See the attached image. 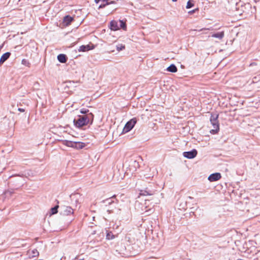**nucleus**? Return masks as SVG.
I'll use <instances>...</instances> for the list:
<instances>
[{"label":"nucleus","mask_w":260,"mask_h":260,"mask_svg":"<svg viewBox=\"0 0 260 260\" xmlns=\"http://www.w3.org/2000/svg\"><path fill=\"white\" fill-rule=\"evenodd\" d=\"M136 122L137 120L136 118H134L127 122L123 128V132L127 133L130 131L134 127Z\"/></svg>","instance_id":"obj_3"},{"label":"nucleus","mask_w":260,"mask_h":260,"mask_svg":"<svg viewBox=\"0 0 260 260\" xmlns=\"http://www.w3.org/2000/svg\"><path fill=\"white\" fill-rule=\"evenodd\" d=\"M154 193V191H148L146 190H141L140 194L141 196H151L153 195Z\"/></svg>","instance_id":"obj_16"},{"label":"nucleus","mask_w":260,"mask_h":260,"mask_svg":"<svg viewBox=\"0 0 260 260\" xmlns=\"http://www.w3.org/2000/svg\"><path fill=\"white\" fill-rule=\"evenodd\" d=\"M238 260H243V259H238Z\"/></svg>","instance_id":"obj_36"},{"label":"nucleus","mask_w":260,"mask_h":260,"mask_svg":"<svg viewBox=\"0 0 260 260\" xmlns=\"http://www.w3.org/2000/svg\"><path fill=\"white\" fill-rule=\"evenodd\" d=\"M109 0H103V2H106V4H104V5H101L100 6H99V9L100 8H103L104 7H105V6L106 5H108L109 4V3L108 2Z\"/></svg>","instance_id":"obj_26"},{"label":"nucleus","mask_w":260,"mask_h":260,"mask_svg":"<svg viewBox=\"0 0 260 260\" xmlns=\"http://www.w3.org/2000/svg\"><path fill=\"white\" fill-rule=\"evenodd\" d=\"M107 211L109 212V213H111V211L109 210Z\"/></svg>","instance_id":"obj_34"},{"label":"nucleus","mask_w":260,"mask_h":260,"mask_svg":"<svg viewBox=\"0 0 260 260\" xmlns=\"http://www.w3.org/2000/svg\"><path fill=\"white\" fill-rule=\"evenodd\" d=\"M63 214L67 215L73 213V209L70 206H65L63 208Z\"/></svg>","instance_id":"obj_10"},{"label":"nucleus","mask_w":260,"mask_h":260,"mask_svg":"<svg viewBox=\"0 0 260 260\" xmlns=\"http://www.w3.org/2000/svg\"><path fill=\"white\" fill-rule=\"evenodd\" d=\"M85 145L84 143L80 142H74V148L77 149H81L85 147Z\"/></svg>","instance_id":"obj_11"},{"label":"nucleus","mask_w":260,"mask_h":260,"mask_svg":"<svg viewBox=\"0 0 260 260\" xmlns=\"http://www.w3.org/2000/svg\"><path fill=\"white\" fill-rule=\"evenodd\" d=\"M177 0H172L173 2H176Z\"/></svg>","instance_id":"obj_33"},{"label":"nucleus","mask_w":260,"mask_h":260,"mask_svg":"<svg viewBox=\"0 0 260 260\" xmlns=\"http://www.w3.org/2000/svg\"><path fill=\"white\" fill-rule=\"evenodd\" d=\"M93 46H91L89 45H81L79 47L78 51L79 52H85L93 49Z\"/></svg>","instance_id":"obj_7"},{"label":"nucleus","mask_w":260,"mask_h":260,"mask_svg":"<svg viewBox=\"0 0 260 260\" xmlns=\"http://www.w3.org/2000/svg\"><path fill=\"white\" fill-rule=\"evenodd\" d=\"M125 48V46L122 44H119L116 46V49L118 51L122 50Z\"/></svg>","instance_id":"obj_22"},{"label":"nucleus","mask_w":260,"mask_h":260,"mask_svg":"<svg viewBox=\"0 0 260 260\" xmlns=\"http://www.w3.org/2000/svg\"><path fill=\"white\" fill-rule=\"evenodd\" d=\"M193 6V4H192L190 1H189L187 3V5H186V9H189L191 7H192Z\"/></svg>","instance_id":"obj_25"},{"label":"nucleus","mask_w":260,"mask_h":260,"mask_svg":"<svg viewBox=\"0 0 260 260\" xmlns=\"http://www.w3.org/2000/svg\"><path fill=\"white\" fill-rule=\"evenodd\" d=\"M115 200L116 201H117V200L116 199V196L114 195L112 197L109 198L106 200H103L102 202L103 203L105 204L106 206L110 205L112 203L115 202Z\"/></svg>","instance_id":"obj_6"},{"label":"nucleus","mask_w":260,"mask_h":260,"mask_svg":"<svg viewBox=\"0 0 260 260\" xmlns=\"http://www.w3.org/2000/svg\"><path fill=\"white\" fill-rule=\"evenodd\" d=\"M167 70L170 72L175 73L177 71V68L175 65L172 64L168 67Z\"/></svg>","instance_id":"obj_17"},{"label":"nucleus","mask_w":260,"mask_h":260,"mask_svg":"<svg viewBox=\"0 0 260 260\" xmlns=\"http://www.w3.org/2000/svg\"><path fill=\"white\" fill-rule=\"evenodd\" d=\"M73 20V18L67 15L66 16L63 18V23L66 25H69L70 24L71 22Z\"/></svg>","instance_id":"obj_14"},{"label":"nucleus","mask_w":260,"mask_h":260,"mask_svg":"<svg viewBox=\"0 0 260 260\" xmlns=\"http://www.w3.org/2000/svg\"><path fill=\"white\" fill-rule=\"evenodd\" d=\"M18 110L21 112H23L25 111V110L24 109H22V108H18Z\"/></svg>","instance_id":"obj_28"},{"label":"nucleus","mask_w":260,"mask_h":260,"mask_svg":"<svg viewBox=\"0 0 260 260\" xmlns=\"http://www.w3.org/2000/svg\"><path fill=\"white\" fill-rule=\"evenodd\" d=\"M134 164H138V162H137L136 161H134Z\"/></svg>","instance_id":"obj_32"},{"label":"nucleus","mask_w":260,"mask_h":260,"mask_svg":"<svg viewBox=\"0 0 260 260\" xmlns=\"http://www.w3.org/2000/svg\"><path fill=\"white\" fill-rule=\"evenodd\" d=\"M115 238L114 235L112 232H108L106 235V238L108 240H112Z\"/></svg>","instance_id":"obj_20"},{"label":"nucleus","mask_w":260,"mask_h":260,"mask_svg":"<svg viewBox=\"0 0 260 260\" xmlns=\"http://www.w3.org/2000/svg\"><path fill=\"white\" fill-rule=\"evenodd\" d=\"M218 114H212L210 117V122L213 127V129L210 131V133L212 134L217 133L219 129V124L218 120Z\"/></svg>","instance_id":"obj_2"},{"label":"nucleus","mask_w":260,"mask_h":260,"mask_svg":"<svg viewBox=\"0 0 260 260\" xmlns=\"http://www.w3.org/2000/svg\"><path fill=\"white\" fill-rule=\"evenodd\" d=\"M198 154V152L196 149H192L190 151L184 152L183 155L184 157L188 159H192L194 158Z\"/></svg>","instance_id":"obj_4"},{"label":"nucleus","mask_w":260,"mask_h":260,"mask_svg":"<svg viewBox=\"0 0 260 260\" xmlns=\"http://www.w3.org/2000/svg\"><path fill=\"white\" fill-rule=\"evenodd\" d=\"M221 178V176L219 173H215L211 174L208 179L210 182H214L219 180Z\"/></svg>","instance_id":"obj_5"},{"label":"nucleus","mask_w":260,"mask_h":260,"mask_svg":"<svg viewBox=\"0 0 260 260\" xmlns=\"http://www.w3.org/2000/svg\"><path fill=\"white\" fill-rule=\"evenodd\" d=\"M28 253L29 254V256L30 257H37L39 254L38 251L36 249H33L32 250H30L28 251Z\"/></svg>","instance_id":"obj_12"},{"label":"nucleus","mask_w":260,"mask_h":260,"mask_svg":"<svg viewBox=\"0 0 260 260\" xmlns=\"http://www.w3.org/2000/svg\"><path fill=\"white\" fill-rule=\"evenodd\" d=\"M80 113L81 114H87L88 113H90L89 112V110L87 109H85V108H83V109H82L81 110H80Z\"/></svg>","instance_id":"obj_23"},{"label":"nucleus","mask_w":260,"mask_h":260,"mask_svg":"<svg viewBox=\"0 0 260 260\" xmlns=\"http://www.w3.org/2000/svg\"><path fill=\"white\" fill-rule=\"evenodd\" d=\"M101 0H94L96 3H99Z\"/></svg>","instance_id":"obj_30"},{"label":"nucleus","mask_w":260,"mask_h":260,"mask_svg":"<svg viewBox=\"0 0 260 260\" xmlns=\"http://www.w3.org/2000/svg\"><path fill=\"white\" fill-rule=\"evenodd\" d=\"M21 63L22 64L27 67L29 66V62L25 59H23L22 60Z\"/></svg>","instance_id":"obj_24"},{"label":"nucleus","mask_w":260,"mask_h":260,"mask_svg":"<svg viewBox=\"0 0 260 260\" xmlns=\"http://www.w3.org/2000/svg\"><path fill=\"white\" fill-rule=\"evenodd\" d=\"M58 208V206H56L52 208L51 209V214L52 215V214L57 213Z\"/></svg>","instance_id":"obj_21"},{"label":"nucleus","mask_w":260,"mask_h":260,"mask_svg":"<svg viewBox=\"0 0 260 260\" xmlns=\"http://www.w3.org/2000/svg\"><path fill=\"white\" fill-rule=\"evenodd\" d=\"M119 26L120 28H122L123 30H125L126 29V25L125 22L123 20H120L119 21Z\"/></svg>","instance_id":"obj_18"},{"label":"nucleus","mask_w":260,"mask_h":260,"mask_svg":"<svg viewBox=\"0 0 260 260\" xmlns=\"http://www.w3.org/2000/svg\"><path fill=\"white\" fill-rule=\"evenodd\" d=\"M94 115L92 113L84 115H78L76 119H74V123L77 127H82L87 125L88 123H92Z\"/></svg>","instance_id":"obj_1"},{"label":"nucleus","mask_w":260,"mask_h":260,"mask_svg":"<svg viewBox=\"0 0 260 260\" xmlns=\"http://www.w3.org/2000/svg\"><path fill=\"white\" fill-rule=\"evenodd\" d=\"M203 30H213V28L212 27H210V28H202V29H200L199 31H202Z\"/></svg>","instance_id":"obj_27"},{"label":"nucleus","mask_w":260,"mask_h":260,"mask_svg":"<svg viewBox=\"0 0 260 260\" xmlns=\"http://www.w3.org/2000/svg\"><path fill=\"white\" fill-rule=\"evenodd\" d=\"M224 32L223 31L213 34L211 36L212 37L218 38L219 40H221L224 37Z\"/></svg>","instance_id":"obj_13"},{"label":"nucleus","mask_w":260,"mask_h":260,"mask_svg":"<svg viewBox=\"0 0 260 260\" xmlns=\"http://www.w3.org/2000/svg\"><path fill=\"white\" fill-rule=\"evenodd\" d=\"M196 29H193V30H192L191 31H196Z\"/></svg>","instance_id":"obj_35"},{"label":"nucleus","mask_w":260,"mask_h":260,"mask_svg":"<svg viewBox=\"0 0 260 260\" xmlns=\"http://www.w3.org/2000/svg\"><path fill=\"white\" fill-rule=\"evenodd\" d=\"M74 260H84V258L79 259L78 256H76Z\"/></svg>","instance_id":"obj_29"},{"label":"nucleus","mask_w":260,"mask_h":260,"mask_svg":"<svg viewBox=\"0 0 260 260\" xmlns=\"http://www.w3.org/2000/svg\"><path fill=\"white\" fill-rule=\"evenodd\" d=\"M10 55L11 53L8 52L3 54L0 58V64H3L9 58Z\"/></svg>","instance_id":"obj_9"},{"label":"nucleus","mask_w":260,"mask_h":260,"mask_svg":"<svg viewBox=\"0 0 260 260\" xmlns=\"http://www.w3.org/2000/svg\"><path fill=\"white\" fill-rule=\"evenodd\" d=\"M110 28L113 30H117L120 29L118 22L112 20L110 22Z\"/></svg>","instance_id":"obj_8"},{"label":"nucleus","mask_w":260,"mask_h":260,"mask_svg":"<svg viewBox=\"0 0 260 260\" xmlns=\"http://www.w3.org/2000/svg\"><path fill=\"white\" fill-rule=\"evenodd\" d=\"M74 143V142H73V141L66 140L64 142L63 144L68 147L73 148Z\"/></svg>","instance_id":"obj_19"},{"label":"nucleus","mask_w":260,"mask_h":260,"mask_svg":"<svg viewBox=\"0 0 260 260\" xmlns=\"http://www.w3.org/2000/svg\"><path fill=\"white\" fill-rule=\"evenodd\" d=\"M57 59L61 63H65L67 62V57L65 54H60L57 56Z\"/></svg>","instance_id":"obj_15"},{"label":"nucleus","mask_w":260,"mask_h":260,"mask_svg":"<svg viewBox=\"0 0 260 260\" xmlns=\"http://www.w3.org/2000/svg\"><path fill=\"white\" fill-rule=\"evenodd\" d=\"M114 3H115L114 1H111L109 4H114Z\"/></svg>","instance_id":"obj_31"}]
</instances>
